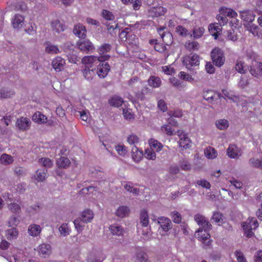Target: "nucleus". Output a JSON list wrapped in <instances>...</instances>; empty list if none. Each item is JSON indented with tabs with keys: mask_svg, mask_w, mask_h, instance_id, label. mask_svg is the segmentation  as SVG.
<instances>
[{
	"mask_svg": "<svg viewBox=\"0 0 262 262\" xmlns=\"http://www.w3.org/2000/svg\"><path fill=\"white\" fill-rule=\"evenodd\" d=\"M32 120L35 122L39 123H48V125H51L52 123L50 120L47 121V117L40 112H37L34 113L32 116Z\"/></svg>",
	"mask_w": 262,
	"mask_h": 262,
	"instance_id": "4468645a",
	"label": "nucleus"
},
{
	"mask_svg": "<svg viewBox=\"0 0 262 262\" xmlns=\"http://www.w3.org/2000/svg\"><path fill=\"white\" fill-rule=\"evenodd\" d=\"M111 49V46L108 43H104L99 49V54H102L101 55H104L105 53H106L110 51Z\"/></svg>",
	"mask_w": 262,
	"mask_h": 262,
	"instance_id": "8fccbe9b",
	"label": "nucleus"
},
{
	"mask_svg": "<svg viewBox=\"0 0 262 262\" xmlns=\"http://www.w3.org/2000/svg\"><path fill=\"white\" fill-rule=\"evenodd\" d=\"M46 52L49 54H57L59 52L58 47L51 43H47L46 47Z\"/></svg>",
	"mask_w": 262,
	"mask_h": 262,
	"instance_id": "f704fd0d",
	"label": "nucleus"
},
{
	"mask_svg": "<svg viewBox=\"0 0 262 262\" xmlns=\"http://www.w3.org/2000/svg\"><path fill=\"white\" fill-rule=\"evenodd\" d=\"M90 68H91V66H85L83 70V75L88 80H92L95 75L94 70L95 69H90Z\"/></svg>",
	"mask_w": 262,
	"mask_h": 262,
	"instance_id": "412c9836",
	"label": "nucleus"
},
{
	"mask_svg": "<svg viewBox=\"0 0 262 262\" xmlns=\"http://www.w3.org/2000/svg\"><path fill=\"white\" fill-rule=\"evenodd\" d=\"M211 57L213 64L218 67L222 66L225 61L224 52L219 48H215L212 50Z\"/></svg>",
	"mask_w": 262,
	"mask_h": 262,
	"instance_id": "f03ea898",
	"label": "nucleus"
},
{
	"mask_svg": "<svg viewBox=\"0 0 262 262\" xmlns=\"http://www.w3.org/2000/svg\"><path fill=\"white\" fill-rule=\"evenodd\" d=\"M210 32L212 33V35L216 39L218 34L221 31V25H219L217 24H211L209 27Z\"/></svg>",
	"mask_w": 262,
	"mask_h": 262,
	"instance_id": "b1692460",
	"label": "nucleus"
},
{
	"mask_svg": "<svg viewBox=\"0 0 262 262\" xmlns=\"http://www.w3.org/2000/svg\"><path fill=\"white\" fill-rule=\"evenodd\" d=\"M144 94L142 91L138 92L136 93L135 98H132L131 101L133 102H136L137 100H143L144 99Z\"/></svg>",
	"mask_w": 262,
	"mask_h": 262,
	"instance_id": "e2e57ef3",
	"label": "nucleus"
},
{
	"mask_svg": "<svg viewBox=\"0 0 262 262\" xmlns=\"http://www.w3.org/2000/svg\"><path fill=\"white\" fill-rule=\"evenodd\" d=\"M196 183L198 185L201 186L202 187L207 189H209L211 187L210 183L206 180H197Z\"/></svg>",
	"mask_w": 262,
	"mask_h": 262,
	"instance_id": "13d9d810",
	"label": "nucleus"
},
{
	"mask_svg": "<svg viewBox=\"0 0 262 262\" xmlns=\"http://www.w3.org/2000/svg\"><path fill=\"white\" fill-rule=\"evenodd\" d=\"M59 231L60 234L64 236H66L69 234V229L67 227V224H62L59 228Z\"/></svg>",
	"mask_w": 262,
	"mask_h": 262,
	"instance_id": "5fc2aeb1",
	"label": "nucleus"
},
{
	"mask_svg": "<svg viewBox=\"0 0 262 262\" xmlns=\"http://www.w3.org/2000/svg\"><path fill=\"white\" fill-rule=\"evenodd\" d=\"M115 149L120 155L124 156L127 152L125 146L122 145H116Z\"/></svg>",
	"mask_w": 262,
	"mask_h": 262,
	"instance_id": "4d7b16f0",
	"label": "nucleus"
},
{
	"mask_svg": "<svg viewBox=\"0 0 262 262\" xmlns=\"http://www.w3.org/2000/svg\"><path fill=\"white\" fill-rule=\"evenodd\" d=\"M110 57L109 55H100L99 57L95 56H85L82 59V62L86 66V64H90L95 61L96 60L104 62L108 60Z\"/></svg>",
	"mask_w": 262,
	"mask_h": 262,
	"instance_id": "423d86ee",
	"label": "nucleus"
},
{
	"mask_svg": "<svg viewBox=\"0 0 262 262\" xmlns=\"http://www.w3.org/2000/svg\"><path fill=\"white\" fill-rule=\"evenodd\" d=\"M93 217L94 215L92 211L90 209H87L83 211L81 214V216L78 218L80 219L83 223H86L91 222L93 219Z\"/></svg>",
	"mask_w": 262,
	"mask_h": 262,
	"instance_id": "f3484780",
	"label": "nucleus"
},
{
	"mask_svg": "<svg viewBox=\"0 0 262 262\" xmlns=\"http://www.w3.org/2000/svg\"><path fill=\"white\" fill-rule=\"evenodd\" d=\"M248 69L253 76L259 77L262 76V62L258 61L255 59H252L251 64L248 66Z\"/></svg>",
	"mask_w": 262,
	"mask_h": 262,
	"instance_id": "7ed1b4c3",
	"label": "nucleus"
},
{
	"mask_svg": "<svg viewBox=\"0 0 262 262\" xmlns=\"http://www.w3.org/2000/svg\"><path fill=\"white\" fill-rule=\"evenodd\" d=\"M28 230L30 235L33 236H36L40 233L41 231V228L39 225L33 224L29 226Z\"/></svg>",
	"mask_w": 262,
	"mask_h": 262,
	"instance_id": "5701e85b",
	"label": "nucleus"
},
{
	"mask_svg": "<svg viewBox=\"0 0 262 262\" xmlns=\"http://www.w3.org/2000/svg\"><path fill=\"white\" fill-rule=\"evenodd\" d=\"M31 121L30 119L26 117H21L17 119L16 122V126L19 130H26L29 128Z\"/></svg>",
	"mask_w": 262,
	"mask_h": 262,
	"instance_id": "9b49d317",
	"label": "nucleus"
},
{
	"mask_svg": "<svg viewBox=\"0 0 262 262\" xmlns=\"http://www.w3.org/2000/svg\"><path fill=\"white\" fill-rule=\"evenodd\" d=\"M145 157L149 160H154L156 159V155L151 149H147L145 151Z\"/></svg>",
	"mask_w": 262,
	"mask_h": 262,
	"instance_id": "49530a36",
	"label": "nucleus"
},
{
	"mask_svg": "<svg viewBox=\"0 0 262 262\" xmlns=\"http://www.w3.org/2000/svg\"><path fill=\"white\" fill-rule=\"evenodd\" d=\"M110 70L109 64L105 62L99 64L97 67V73L100 78H104Z\"/></svg>",
	"mask_w": 262,
	"mask_h": 262,
	"instance_id": "ddd939ff",
	"label": "nucleus"
},
{
	"mask_svg": "<svg viewBox=\"0 0 262 262\" xmlns=\"http://www.w3.org/2000/svg\"><path fill=\"white\" fill-rule=\"evenodd\" d=\"M158 223L164 231H168L172 228V223L167 217L161 216L158 219Z\"/></svg>",
	"mask_w": 262,
	"mask_h": 262,
	"instance_id": "f8f14e48",
	"label": "nucleus"
},
{
	"mask_svg": "<svg viewBox=\"0 0 262 262\" xmlns=\"http://www.w3.org/2000/svg\"><path fill=\"white\" fill-rule=\"evenodd\" d=\"M71 162L68 158L62 157L58 159L57 161V165L58 167L67 168L69 167Z\"/></svg>",
	"mask_w": 262,
	"mask_h": 262,
	"instance_id": "393cba45",
	"label": "nucleus"
},
{
	"mask_svg": "<svg viewBox=\"0 0 262 262\" xmlns=\"http://www.w3.org/2000/svg\"><path fill=\"white\" fill-rule=\"evenodd\" d=\"M73 32L79 38L84 39L86 37V30L82 24H78L74 27Z\"/></svg>",
	"mask_w": 262,
	"mask_h": 262,
	"instance_id": "9d476101",
	"label": "nucleus"
},
{
	"mask_svg": "<svg viewBox=\"0 0 262 262\" xmlns=\"http://www.w3.org/2000/svg\"><path fill=\"white\" fill-rule=\"evenodd\" d=\"M140 220L143 226L147 227L148 226L149 220L147 211L144 210L141 212Z\"/></svg>",
	"mask_w": 262,
	"mask_h": 262,
	"instance_id": "473e14b6",
	"label": "nucleus"
},
{
	"mask_svg": "<svg viewBox=\"0 0 262 262\" xmlns=\"http://www.w3.org/2000/svg\"><path fill=\"white\" fill-rule=\"evenodd\" d=\"M216 126L217 128L221 130H224L226 129L228 126V121L226 119H220L216 121Z\"/></svg>",
	"mask_w": 262,
	"mask_h": 262,
	"instance_id": "c9c22d12",
	"label": "nucleus"
},
{
	"mask_svg": "<svg viewBox=\"0 0 262 262\" xmlns=\"http://www.w3.org/2000/svg\"><path fill=\"white\" fill-rule=\"evenodd\" d=\"M189 142H190V141L188 138L183 135V138H180V141L179 142V146L181 147L186 149L189 147Z\"/></svg>",
	"mask_w": 262,
	"mask_h": 262,
	"instance_id": "e433bc0d",
	"label": "nucleus"
},
{
	"mask_svg": "<svg viewBox=\"0 0 262 262\" xmlns=\"http://www.w3.org/2000/svg\"><path fill=\"white\" fill-rule=\"evenodd\" d=\"M154 49L156 51L159 52V53H163L167 50L165 45L158 42L156 43L154 46Z\"/></svg>",
	"mask_w": 262,
	"mask_h": 262,
	"instance_id": "603ef678",
	"label": "nucleus"
},
{
	"mask_svg": "<svg viewBox=\"0 0 262 262\" xmlns=\"http://www.w3.org/2000/svg\"><path fill=\"white\" fill-rule=\"evenodd\" d=\"M223 215L220 212H215L213 213V214L211 217V220L213 221L214 222L216 223H219V225L220 224L223 223Z\"/></svg>",
	"mask_w": 262,
	"mask_h": 262,
	"instance_id": "72a5a7b5",
	"label": "nucleus"
},
{
	"mask_svg": "<svg viewBox=\"0 0 262 262\" xmlns=\"http://www.w3.org/2000/svg\"><path fill=\"white\" fill-rule=\"evenodd\" d=\"M251 227L252 226H250V227H249V225L246 223H245L243 225L244 233L248 237H252L254 236V233L252 232L253 229Z\"/></svg>",
	"mask_w": 262,
	"mask_h": 262,
	"instance_id": "4c0bfd02",
	"label": "nucleus"
},
{
	"mask_svg": "<svg viewBox=\"0 0 262 262\" xmlns=\"http://www.w3.org/2000/svg\"><path fill=\"white\" fill-rule=\"evenodd\" d=\"M179 76L180 77V78L190 82L193 80V78L190 75L187 74L184 72H180L179 74Z\"/></svg>",
	"mask_w": 262,
	"mask_h": 262,
	"instance_id": "864d4df0",
	"label": "nucleus"
},
{
	"mask_svg": "<svg viewBox=\"0 0 262 262\" xmlns=\"http://www.w3.org/2000/svg\"><path fill=\"white\" fill-rule=\"evenodd\" d=\"M241 18L244 21V25L246 28L253 34H258V27L253 23L255 19V15L251 10H247L240 11Z\"/></svg>",
	"mask_w": 262,
	"mask_h": 262,
	"instance_id": "f257e3e1",
	"label": "nucleus"
},
{
	"mask_svg": "<svg viewBox=\"0 0 262 262\" xmlns=\"http://www.w3.org/2000/svg\"><path fill=\"white\" fill-rule=\"evenodd\" d=\"M14 93L10 91H6L5 89L0 90V99L8 98L13 95Z\"/></svg>",
	"mask_w": 262,
	"mask_h": 262,
	"instance_id": "de8ad7c7",
	"label": "nucleus"
},
{
	"mask_svg": "<svg viewBox=\"0 0 262 262\" xmlns=\"http://www.w3.org/2000/svg\"><path fill=\"white\" fill-rule=\"evenodd\" d=\"M235 68L236 70L241 74H245L248 70V66L241 61L237 62Z\"/></svg>",
	"mask_w": 262,
	"mask_h": 262,
	"instance_id": "7c9ffc66",
	"label": "nucleus"
},
{
	"mask_svg": "<svg viewBox=\"0 0 262 262\" xmlns=\"http://www.w3.org/2000/svg\"><path fill=\"white\" fill-rule=\"evenodd\" d=\"M172 217L173 218V222L176 223H179L181 222L182 218L181 215L177 211H174L171 213Z\"/></svg>",
	"mask_w": 262,
	"mask_h": 262,
	"instance_id": "bf43d9fd",
	"label": "nucleus"
},
{
	"mask_svg": "<svg viewBox=\"0 0 262 262\" xmlns=\"http://www.w3.org/2000/svg\"><path fill=\"white\" fill-rule=\"evenodd\" d=\"M110 229L113 234L118 236L122 235L123 231L122 227L118 224L111 225L110 227Z\"/></svg>",
	"mask_w": 262,
	"mask_h": 262,
	"instance_id": "c85d7f7f",
	"label": "nucleus"
},
{
	"mask_svg": "<svg viewBox=\"0 0 262 262\" xmlns=\"http://www.w3.org/2000/svg\"><path fill=\"white\" fill-rule=\"evenodd\" d=\"M24 18L21 15L16 14L12 22L13 27L17 29L21 28L24 25Z\"/></svg>",
	"mask_w": 262,
	"mask_h": 262,
	"instance_id": "aec40b11",
	"label": "nucleus"
},
{
	"mask_svg": "<svg viewBox=\"0 0 262 262\" xmlns=\"http://www.w3.org/2000/svg\"><path fill=\"white\" fill-rule=\"evenodd\" d=\"M102 16L107 20H114L115 16L113 13L106 10H103L102 12Z\"/></svg>",
	"mask_w": 262,
	"mask_h": 262,
	"instance_id": "09e8293b",
	"label": "nucleus"
},
{
	"mask_svg": "<svg viewBox=\"0 0 262 262\" xmlns=\"http://www.w3.org/2000/svg\"><path fill=\"white\" fill-rule=\"evenodd\" d=\"M39 161L42 163L44 168H50L53 166L52 161L48 158H42L39 159Z\"/></svg>",
	"mask_w": 262,
	"mask_h": 262,
	"instance_id": "a18cd8bd",
	"label": "nucleus"
},
{
	"mask_svg": "<svg viewBox=\"0 0 262 262\" xmlns=\"http://www.w3.org/2000/svg\"><path fill=\"white\" fill-rule=\"evenodd\" d=\"M180 165L181 169L184 170H190L191 169V165L187 161L183 160L181 161Z\"/></svg>",
	"mask_w": 262,
	"mask_h": 262,
	"instance_id": "6e6d98bb",
	"label": "nucleus"
},
{
	"mask_svg": "<svg viewBox=\"0 0 262 262\" xmlns=\"http://www.w3.org/2000/svg\"><path fill=\"white\" fill-rule=\"evenodd\" d=\"M250 164L254 167L262 169V159L259 160L254 158L249 160Z\"/></svg>",
	"mask_w": 262,
	"mask_h": 262,
	"instance_id": "37998d69",
	"label": "nucleus"
},
{
	"mask_svg": "<svg viewBox=\"0 0 262 262\" xmlns=\"http://www.w3.org/2000/svg\"><path fill=\"white\" fill-rule=\"evenodd\" d=\"M8 208L12 212L16 213H19L21 210L19 205L15 203H10L8 205Z\"/></svg>",
	"mask_w": 262,
	"mask_h": 262,
	"instance_id": "c03bdc74",
	"label": "nucleus"
},
{
	"mask_svg": "<svg viewBox=\"0 0 262 262\" xmlns=\"http://www.w3.org/2000/svg\"><path fill=\"white\" fill-rule=\"evenodd\" d=\"M167 12V9L162 6L153 7L148 9L147 13L149 17L154 18L164 15Z\"/></svg>",
	"mask_w": 262,
	"mask_h": 262,
	"instance_id": "0eeeda50",
	"label": "nucleus"
},
{
	"mask_svg": "<svg viewBox=\"0 0 262 262\" xmlns=\"http://www.w3.org/2000/svg\"><path fill=\"white\" fill-rule=\"evenodd\" d=\"M47 169L43 168L41 169H38L36 171V180L38 181H43L47 178Z\"/></svg>",
	"mask_w": 262,
	"mask_h": 262,
	"instance_id": "c756f323",
	"label": "nucleus"
},
{
	"mask_svg": "<svg viewBox=\"0 0 262 262\" xmlns=\"http://www.w3.org/2000/svg\"><path fill=\"white\" fill-rule=\"evenodd\" d=\"M227 37L228 39L232 41H235L237 39V36L235 34L233 30L227 31Z\"/></svg>",
	"mask_w": 262,
	"mask_h": 262,
	"instance_id": "0e129e2a",
	"label": "nucleus"
},
{
	"mask_svg": "<svg viewBox=\"0 0 262 262\" xmlns=\"http://www.w3.org/2000/svg\"><path fill=\"white\" fill-rule=\"evenodd\" d=\"M176 29L177 32L182 36H185L188 34V30L182 26H178Z\"/></svg>",
	"mask_w": 262,
	"mask_h": 262,
	"instance_id": "052dcab7",
	"label": "nucleus"
},
{
	"mask_svg": "<svg viewBox=\"0 0 262 262\" xmlns=\"http://www.w3.org/2000/svg\"><path fill=\"white\" fill-rule=\"evenodd\" d=\"M78 48L82 52L88 53L94 50L93 43L89 40H84L82 41H78L77 43Z\"/></svg>",
	"mask_w": 262,
	"mask_h": 262,
	"instance_id": "1a4fd4ad",
	"label": "nucleus"
},
{
	"mask_svg": "<svg viewBox=\"0 0 262 262\" xmlns=\"http://www.w3.org/2000/svg\"><path fill=\"white\" fill-rule=\"evenodd\" d=\"M129 211V209L128 207L126 206H121L117 209L115 214L118 217L123 218L128 215Z\"/></svg>",
	"mask_w": 262,
	"mask_h": 262,
	"instance_id": "6ab92c4d",
	"label": "nucleus"
},
{
	"mask_svg": "<svg viewBox=\"0 0 262 262\" xmlns=\"http://www.w3.org/2000/svg\"><path fill=\"white\" fill-rule=\"evenodd\" d=\"M128 142L130 144H134L139 142V138L135 135H130L127 138Z\"/></svg>",
	"mask_w": 262,
	"mask_h": 262,
	"instance_id": "774afa93",
	"label": "nucleus"
},
{
	"mask_svg": "<svg viewBox=\"0 0 262 262\" xmlns=\"http://www.w3.org/2000/svg\"><path fill=\"white\" fill-rule=\"evenodd\" d=\"M194 220L200 226L203 227L205 231L211 229V224L204 216L199 213L196 214L194 215Z\"/></svg>",
	"mask_w": 262,
	"mask_h": 262,
	"instance_id": "39448f33",
	"label": "nucleus"
},
{
	"mask_svg": "<svg viewBox=\"0 0 262 262\" xmlns=\"http://www.w3.org/2000/svg\"><path fill=\"white\" fill-rule=\"evenodd\" d=\"M161 129L162 131L166 133V134L168 136H172L174 135L173 133L174 130L171 129V127L168 124L163 125Z\"/></svg>",
	"mask_w": 262,
	"mask_h": 262,
	"instance_id": "680f3d73",
	"label": "nucleus"
},
{
	"mask_svg": "<svg viewBox=\"0 0 262 262\" xmlns=\"http://www.w3.org/2000/svg\"><path fill=\"white\" fill-rule=\"evenodd\" d=\"M183 64L188 69L191 70L192 67L199 65L200 57L197 54H194L191 57L190 56L184 57Z\"/></svg>",
	"mask_w": 262,
	"mask_h": 262,
	"instance_id": "20e7f679",
	"label": "nucleus"
},
{
	"mask_svg": "<svg viewBox=\"0 0 262 262\" xmlns=\"http://www.w3.org/2000/svg\"><path fill=\"white\" fill-rule=\"evenodd\" d=\"M238 152V148L235 145H230L227 149V154L231 158H237Z\"/></svg>",
	"mask_w": 262,
	"mask_h": 262,
	"instance_id": "a211bd4d",
	"label": "nucleus"
},
{
	"mask_svg": "<svg viewBox=\"0 0 262 262\" xmlns=\"http://www.w3.org/2000/svg\"><path fill=\"white\" fill-rule=\"evenodd\" d=\"M123 102L122 98L117 96L112 97L108 100V102L111 105L117 107L121 106Z\"/></svg>",
	"mask_w": 262,
	"mask_h": 262,
	"instance_id": "4be33fe9",
	"label": "nucleus"
},
{
	"mask_svg": "<svg viewBox=\"0 0 262 262\" xmlns=\"http://www.w3.org/2000/svg\"><path fill=\"white\" fill-rule=\"evenodd\" d=\"M38 252L39 255L43 257H46L51 253V246L49 244H41L39 246Z\"/></svg>",
	"mask_w": 262,
	"mask_h": 262,
	"instance_id": "dca6fc26",
	"label": "nucleus"
},
{
	"mask_svg": "<svg viewBox=\"0 0 262 262\" xmlns=\"http://www.w3.org/2000/svg\"><path fill=\"white\" fill-rule=\"evenodd\" d=\"M204 154L206 157L208 159H214L216 157L217 155L216 150L210 146L207 147L204 151Z\"/></svg>",
	"mask_w": 262,
	"mask_h": 262,
	"instance_id": "cd10ccee",
	"label": "nucleus"
},
{
	"mask_svg": "<svg viewBox=\"0 0 262 262\" xmlns=\"http://www.w3.org/2000/svg\"><path fill=\"white\" fill-rule=\"evenodd\" d=\"M134 153H132V156L134 160L136 162H139L143 156V152L141 150H139L138 151H135Z\"/></svg>",
	"mask_w": 262,
	"mask_h": 262,
	"instance_id": "3c124183",
	"label": "nucleus"
},
{
	"mask_svg": "<svg viewBox=\"0 0 262 262\" xmlns=\"http://www.w3.org/2000/svg\"><path fill=\"white\" fill-rule=\"evenodd\" d=\"M82 221H81L80 219L77 217L74 221V224L75 227V228L77 229L78 232H81L83 230V227H84V224Z\"/></svg>",
	"mask_w": 262,
	"mask_h": 262,
	"instance_id": "79ce46f5",
	"label": "nucleus"
},
{
	"mask_svg": "<svg viewBox=\"0 0 262 262\" xmlns=\"http://www.w3.org/2000/svg\"><path fill=\"white\" fill-rule=\"evenodd\" d=\"M158 107L159 110L163 112L166 111L167 110L166 104L165 101L162 99H161L158 101Z\"/></svg>",
	"mask_w": 262,
	"mask_h": 262,
	"instance_id": "338daca9",
	"label": "nucleus"
},
{
	"mask_svg": "<svg viewBox=\"0 0 262 262\" xmlns=\"http://www.w3.org/2000/svg\"><path fill=\"white\" fill-rule=\"evenodd\" d=\"M137 259L141 262H149L148 255L143 252H139L137 254Z\"/></svg>",
	"mask_w": 262,
	"mask_h": 262,
	"instance_id": "a19ab883",
	"label": "nucleus"
},
{
	"mask_svg": "<svg viewBox=\"0 0 262 262\" xmlns=\"http://www.w3.org/2000/svg\"><path fill=\"white\" fill-rule=\"evenodd\" d=\"M51 25L52 30L55 34L56 33L59 34L67 28V26H66L63 21H61L58 19L53 20Z\"/></svg>",
	"mask_w": 262,
	"mask_h": 262,
	"instance_id": "6e6552de",
	"label": "nucleus"
},
{
	"mask_svg": "<svg viewBox=\"0 0 262 262\" xmlns=\"http://www.w3.org/2000/svg\"><path fill=\"white\" fill-rule=\"evenodd\" d=\"M1 163L7 165L11 164L13 162V159L10 155L4 154L0 158Z\"/></svg>",
	"mask_w": 262,
	"mask_h": 262,
	"instance_id": "2f4dec72",
	"label": "nucleus"
},
{
	"mask_svg": "<svg viewBox=\"0 0 262 262\" xmlns=\"http://www.w3.org/2000/svg\"><path fill=\"white\" fill-rule=\"evenodd\" d=\"M65 64V60L60 56L56 57L52 62L53 68L57 72L61 71Z\"/></svg>",
	"mask_w": 262,
	"mask_h": 262,
	"instance_id": "2eb2a0df",
	"label": "nucleus"
},
{
	"mask_svg": "<svg viewBox=\"0 0 262 262\" xmlns=\"http://www.w3.org/2000/svg\"><path fill=\"white\" fill-rule=\"evenodd\" d=\"M220 12L221 15H224L225 17L229 16L230 17H234L237 16V13L232 9L227 8H222L220 9Z\"/></svg>",
	"mask_w": 262,
	"mask_h": 262,
	"instance_id": "a878e982",
	"label": "nucleus"
},
{
	"mask_svg": "<svg viewBox=\"0 0 262 262\" xmlns=\"http://www.w3.org/2000/svg\"><path fill=\"white\" fill-rule=\"evenodd\" d=\"M205 29L204 28H194L193 30V34L194 38H200L204 33Z\"/></svg>",
	"mask_w": 262,
	"mask_h": 262,
	"instance_id": "58836bf2",
	"label": "nucleus"
},
{
	"mask_svg": "<svg viewBox=\"0 0 262 262\" xmlns=\"http://www.w3.org/2000/svg\"><path fill=\"white\" fill-rule=\"evenodd\" d=\"M235 254L238 262H246V258L241 251H236Z\"/></svg>",
	"mask_w": 262,
	"mask_h": 262,
	"instance_id": "69168bd1",
	"label": "nucleus"
},
{
	"mask_svg": "<svg viewBox=\"0 0 262 262\" xmlns=\"http://www.w3.org/2000/svg\"><path fill=\"white\" fill-rule=\"evenodd\" d=\"M148 83L152 88H158L161 85V81L159 77L153 76L148 79Z\"/></svg>",
	"mask_w": 262,
	"mask_h": 262,
	"instance_id": "bb28decb",
	"label": "nucleus"
},
{
	"mask_svg": "<svg viewBox=\"0 0 262 262\" xmlns=\"http://www.w3.org/2000/svg\"><path fill=\"white\" fill-rule=\"evenodd\" d=\"M149 142L150 146L156 149L157 151H160L163 147L162 144L157 140L151 139Z\"/></svg>",
	"mask_w": 262,
	"mask_h": 262,
	"instance_id": "ea45409f",
	"label": "nucleus"
}]
</instances>
